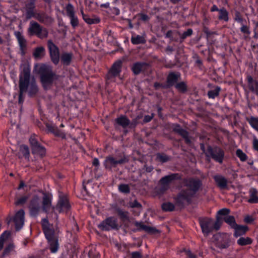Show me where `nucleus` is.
<instances>
[{
	"mask_svg": "<svg viewBox=\"0 0 258 258\" xmlns=\"http://www.w3.org/2000/svg\"><path fill=\"white\" fill-rule=\"evenodd\" d=\"M183 184L187 187V189L182 190L175 198L176 204L179 206L188 203L201 186V182L199 180L191 178L185 179Z\"/></svg>",
	"mask_w": 258,
	"mask_h": 258,
	"instance_id": "nucleus-1",
	"label": "nucleus"
},
{
	"mask_svg": "<svg viewBox=\"0 0 258 258\" xmlns=\"http://www.w3.org/2000/svg\"><path fill=\"white\" fill-rule=\"evenodd\" d=\"M21 70L22 72L20 76L19 83L21 81L25 83L26 86V92L28 90L30 96L35 94L38 91V88L34 78L30 77L29 66H23L21 67Z\"/></svg>",
	"mask_w": 258,
	"mask_h": 258,
	"instance_id": "nucleus-2",
	"label": "nucleus"
},
{
	"mask_svg": "<svg viewBox=\"0 0 258 258\" xmlns=\"http://www.w3.org/2000/svg\"><path fill=\"white\" fill-rule=\"evenodd\" d=\"M39 69L41 82L45 89L50 87L58 79L59 77L53 73L51 70L47 68L46 66H41Z\"/></svg>",
	"mask_w": 258,
	"mask_h": 258,
	"instance_id": "nucleus-3",
	"label": "nucleus"
},
{
	"mask_svg": "<svg viewBox=\"0 0 258 258\" xmlns=\"http://www.w3.org/2000/svg\"><path fill=\"white\" fill-rule=\"evenodd\" d=\"M29 36H36L40 39L47 38L48 32L46 28L43 27L40 24L34 21H31L28 29Z\"/></svg>",
	"mask_w": 258,
	"mask_h": 258,
	"instance_id": "nucleus-4",
	"label": "nucleus"
},
{
	"mask_svg": "<svg viewBox=\"0 0 258 258\" xmlns=\"http://www.w3.org/2000/svg\"><path fill=\"white\" fill-rule=\"evenodd\" d=\"M213 242L219 249L227 248L230 244V235L227 233H217L214 236Z\"/></svg>",
	"mask_w": 258,
	"mask_h": 258,
	"instance_id": "nucleus-5",
	"label": "nucleus"
},
{
	"mask_svg": "<svg viewBox=\"0 0 258 258\" xmlns=\"http://www.w3.org/2000/svg\"><path fill=\"white\" fill-rule=\"evenodd\" d=\"M47 46L51 61L54 64H58L60 55L58 47L51 40L47 41Z\"/></svg>",
	"mask_w": 258,
	"mask_h": 258,
	"instance_id": "nucleus-6",
	"label": "nucleus"
},
{
	"mask_svg": "<svg viewBox=\"0 0 258 258\" xmlns=\"http://www.w3.org/2000/svg\"><path fill=\"white\" fill-rule=\"evenodd\" d=\"M206 156L213 158L216 162L222 163L224 156V151L219 148H212L209 147L206 152Z\"/></svg>",
	"mask_w": 258,
	"mask_h": 258,
	"instance_id": "nucleus-7",
	"label": "nucleus"
},
{
	"mask_svg": "<svg viewBox=\"0 0 258 258\" xmlns=\"http://www.w3.org/2000/svg\"><path fill=\"white\" fill-rule=\"evenodd\" d=\"M199 222L203 233L205 235H208L213 230V220L209 218L199 219Z\"/></svg>",
	"mask_w": 258,
	"mask_h": 258,
	"instance_id": "nucleus-8",
	"label": "nucleus"
},
{
	"mask_svg": "<svg viewBox=\"0 0 258 258\" xmlns=\"http://www.w3.org/2000/svg\"><path fill=\"white\" fill-rule=\"evenodd\" d=\"M40 200L36 196L30 201L29 209L30 214L31 216L36 217L41 210V207L40 205Z\"/></svg>",
	"mask_w": 258,
	"mask_h": 258,
	"instance_id": "nucleus-9",
	"label": "nucleus"
},
{
	"mask_svg": "<svg viewBox=\"0 0 258 258\" xmlns=\"http://www.w3.org/2000/svg\"><path fill=\"white\" fill-rule=\"evenodd\" d=\"M126 162H127V160L125 157L117 159L110 156L106 158L104 165L106 168L111 169L113 167H115L118 164H121Z\"/></svg>",
	"mask_w": 258,
	"mask_h": 258,
	"instance_id": "nucleus-10",
	"label": "nucleus"
},
{
	"mask_svg": "<svg viewBox=\"0 0 258 258\" xmlns=\"http://www.w3.org/2000/svg\"><path fill=\"white\" fill-rule=\"evenodd\" d=\"M15 35L17 39L20 48L19 53L22 56H24L27 52V41L24 36L19 31L15 32Z\"/></svg>",
	"mask_w": 258,
	"mask_h": 258,
	"instance_id": "nucleus-11",
	"label": "nucleus"
},
{
	"mask_svg": "<svg viewBox=\"0 0 258 258\" xmlns=\"http://www.w3.org/2000/svg\"><path fill=\"white\" fill-rule=\"evenodd\" d=\"M16 230H19L23 226L25 221V212L23 210L17 211L13 218Z\"/></svg>",
	"mask_w": 258,
	"mask_h": 258,
	"instance_id": "nucleus-12",
	"label": "nucleus"
},
{
	"mask_svg": "<svg viewBox=\"0 0 258 258\" xmlns=\"http://www.w3.org/2000/svg\"><path fill=\"white\" fill-rule=\"evenodd\" d=\"M117 226L116 219L109 217L103 221L98 225V227L102 230H109L110 229L117 228Z\"/></svg>",
	"mask_w": 258,
	"mask_h": 258,
	"instance_id": "nucleus-13",
	"label": "nucleus"
},
{
	"mask_svg": "<svg viewBox=\"0 0 258 258\" xmlns=\"http://www.w3.org/2000/svg\"><path fill=\"white\" fill-rule=\"evenodd\" d=\"M178 176L177 174H172L162 178L160 180V191L163 192L169 187L170 183Z\"/></svg>",
	"mask_w": 258,
	"mask_h": 258,
	"instance_id": "nucleus-14",
	"label": "nucleus"
},
{
	"mask_svg": "<svg viewBox=\"0 0 258 258\" xmlns=\"http://www.w3.org/2000/svg\"><path fill=\"white\" fill-rule=\"evenodd\" d=\"M67 16L70 19V23L73 28H75L79 25V20L75 15L73 6L71 4H69L66 8Z\"/></svg>",
	"mask_w": 258,
	"mask_h": 258,
	"instance_id": "nucleus-15",
	"label": "nucleus"
},
{
	"mask_svg": "<svg viewBox=\"0 0 258 258\" xmlns=\"http://www.w3.org/2000/svg\"><path fill=\"white\" fill-rule=\"evenodd\" d=\"M70 207L68 199L63 197L59 198L55 209L59 213H66L70 210Z\"/></svg>",
	"mask_w": 258,
	"mask_h": 258,
	"instance_id": "nucleus-16",
	"label": "nucleus"
},
{
	"mask_svg": "<svg viewBox=\"0 0 258 258\" xmlns=\"http://www.w3.org/2000/svg\"><path fill=\"white\" fill-rule=\"evenodd\" d=\"M36 19L40 23L46 25H49L51 24L53 21V19L52 17L45 12L37 13L36 14Z\"/></svg>",
	"mask_w": 258,
	"mask_h": 258,
	"instance_id": "nucleus-17",
	"label": "nucleus"
},
{
	"mask_svg": "<svg viewBox=\"0 0 258 258\" xmlns=\"http://www.w3.org/2000/svg\"><path fill=\"white\" fill-rule=\"evenodd\" d=\"M247 87L250 91L258 96V81L254 80L250 76L247 77Z\"/></svg>",
	"mask_w": 258,
	"mask_h": 258,
	"instance_id": "nucleus-18",
	"label": "nucleus"
},
{
	"mask_svg": "<svg viewBox=\"0 0 258 258\" xmlns=\"http://www.w3.org/2000/svg\"><path fill=\"white\" fill-rule=\"evenodd\" d=\"M213 178L217 186L222 189L227 188V180L221 175H216Z\"/></svg>",
	"mask_w": 258,
	"mask_h": 258,
	"instance_id": "nucleus-19",
	"label": "nucleus"
},
{
	"mask_svg": "<svg viewBox=\"0 0 258 258\" xmlns=\"http://www.w3.org/2000/svg\"><path fill=\"white\" fill-rule=\"evenodd\" d=\"M45 53V48L41 46L37 47L34 49L32 55L35 60H38L44 57Z\"/></svg>",
	"mask_w": 258,
	"mask_h": 258,
	"instance_id": "nucleus-20",
	"label": "nucleus"
},
{
	"mask_svg": "<svg viewBox=\"0 0 258 258\" xmlns=\"http://www.w3.org/2000/svg\"><path fill=\"white\" fill-rule=\"evenodd\" d=\"M74 57L72 52H62L60 55V60L63 64H70Z\"/></svg>",
	"mask_w": 258,
	"mask_h": 258,
	"instance_id": "nucleus-21",
	"label": "nucleus"
},
{
	"mask_svg": "<svg viewBox=\"0 0 258 258\" xmlns=\"http://www.w3.org/2000/svg\"><path fill=\"white\" fill-rule=\"evenodd\" d=\"M42 208L45 212H47L51 208V197L46 194H44L43 197Z\"/></svg>",
	"mask_w": 258,
	"mask_h": 258,
	"instance_id": "nucleus-22",
	"label": "nucleus"
},
{
	"mask_svg": "<svg viewBox=\"0 0 258 258\" xmlns=\"http://www.w3.org/2000/svg\"><path fill=\"white\" fill-rule=\"evenodd\" d=\"M46 126L48 131L52 133L55 136L61 137V138H65V134L64 133L58 130L55 126L49 123H47L46 124Z\"/></svg>",
	"mask_w": 258,
	"mask_h": 258,
	"instance_id": "nucleus-23",
	"label": "nucleus"
},
{
	"mask_svg": "<svg viewBox=\"0 0 258 258\" xmlns=\"http://www.w3.org/2000/svg\"><path fill=\"white\" fill-rule=\"evenodd\" d=\"M131 41L134 45L144 44L146 42L145 35H139L135 34L132 35L131 38Z\"/></svg>",
	"mask_w": 258,
	"mask_h": 258,
	"instance_id": "nucleus-24",
	"label": "nucleus"
},
{
	"mask_svg": "<svg viewBox=\"0 0 258 258\" xmlns=\"http://www.w3.org/2000/svg\"><path fill=\"white\" fill-rule=\"evenodd\" d=\"M120 66H113L108 71L106 76L108 80H112L114 77L117 76L120 72Z\"/></svg>",
	"mask_w": 258,
	"mask_h": 258,
	"instance_id": "nucleus-25",
	"label": "nucleus"
},
{
	"mask_svg": "<svg viewBox=\"0 0 258 258\" xmlns=\"http://www.w3.org/2000/svg\"><path fill=\"white\" fill-rule=\"evenodd\" d=\"M135 225L140 230H144L148 233H154L157 231L155 228L145 225L143 222H136Z\"/></svg>",
	"mask_w": 258,
	"mask_h": 258,
	"instance_id": "nucleus-26",
	"label": "nucleus"
},
{
	"mask_svg": "<svg viewBox=\"0 0 258 258\" xmlns=\"http://www.w3.org/2000/svg\"><path fill=\"white\" fill-rule=\"evenodd\" d=\"M81 13L84 21L88 24H96L100 22V20L98 17L91 18L88 15H85L82 10Z\"/></svg>",
	"mask_w": 258,
	"mask_h": 258,
	"instance_id": "nucleus-27",
	"label": "nucleus"
},
{
	"mask_svg": "<svg viewBox=\"0 0 258 258\" xmlns=\"http://www.w3.org/2000/svg\"><path fill=\"white\" fill-rule=\"evenodd\" d=\"M115 121L116 123L123 128L127 127L130 123V120L125 116L123 115L116 118Z\"/></svg>",
	"mask_w": 258,
	"mask_h": 258,
	"instance_id": "nucleus-28",
	"label": "nucleus"
},
{
	"mask_svg": "<svg viewBox=\"0 0 258 258\" xmlns=\"http://www.w3.org/2000/svg\"><path fill=\"white\" fill-rule=\"evenodd\" d=\"M257 191L255 188H251L249 190V198L248 202L249 203H257L258 197L257 196Z\"/></svg>",
	"mask_w": 258,
	"mask_h": 258,
	"instance_id": "nucleus-29",
	"label": "nucleus"
},
{
	"mask_svg": "<svg viewBox=\"0 0 258 258\" xmlns=\"http://www.w3.org/2000/svg\"><path fill=\"white\" fill-rule=\"evenodd\" d=\"M32 152L33 154H36L41 157L44 156L46 152L45 148L41 146L39 143L32 148Z\"/></svg>",
	"mask_w": 258,
	"mask_h": 258,
	"instance_id": "nucleus-30",
	"label": "nucleus"
},
{
	"mask_svg": "<svg viewBox=\"0 0 258 258\" xmlns=\"http://www.w3.org/2000/svg\"><path fill=\"white\" fill-rule=\"evenodd\" d=\"M218 15V19L219 20H222L225 22H228L229 21L228 12L226 9L224 8L220 9Z\"/></svg>",
	"mask_w": 258,
	"mask_h": 258,
	"instance_id": "nucleus-31",
	"label": "nucleus"
},
{
	"mask_svg": "<svg viewBox=\"0 0 258 258\" xmlns=\"http://www.w3.org/2000/svg\"><path fill=\"white\" fill-rule=\"evenodd\" d=\"M234 229L235 230L234 235L235 236L238 237L245 234L248 228L246 226L238 225L236 224Z\"/></svg>",
	"mask_w": 258,
	"mask_h": 258,
	"instance_id": "nucleus-32",
	"label": "nucleus"
},
{
	"mask_svg": "<svg viewBox=\"0 0 258 258\" xmlns=\"http://www.w3.org/2000/svg\"><path fill=\"white\" fill-rule=\"evenodd\" d=\"M25 83L21 81L19 83L20 93L19 96V102L22 104L24 101V98L23 97V94L24 92H26V86Z\"/></svg>",
	"mask_w": 258,
	"mask_h": 258,
	"instance_id": "nucleus-33",
	"label": "nucleus"
},
{
	"mask_svg": "<svg viewBox=\"0 0 258 258\" xmlns=\"http://www.w3.org/2000/svg\"><path fill=\"white\" fill-rule=\"evenodd\" d=\"M178 34L180 36V39L178 40V42L180 43H182L184 39H185L187 37H190L193 33L192 29L191 28H188L187 31L184 32L182 34H181L180 32H178Z\"/></svg>",
	"mask_w": 258,
	"mask_h": 258,
	"instance_id": "nucleus-34",
	"label": "nucleus"
},
{
	"mask_svg": "<svg viewBox=\"0 0 258 258\" xmlns=\"http://www.w3.org/2000/svg\"><path fill=\"white\" fill-rule=\"evenodd\" d=\"M179 77L178 74L170 73L169 74L167 78V83L169 86L173 85L175 83Z\"/></svg>",
	"mask_w": 258,
	"mask_h": 258,
	"instance_id": "nucleus-35",
	"label": "nucleus"
},
{
	"mask_svg": "<svg viewBox=\"0 0 258 258\" xmlns=\"http://www.w3.org/2000/svg\"><path fill=\"white\" fill-rule=\"evenodd\" d=\"M251 126L258 132V117L251 116L246 119Z\"/></svg>",
	"mask_w": 258,
	"mask_h": 258,
	"instance_id": "nucleus-36",
	"label": "nucleus"
},
{
	"mask_svg": "<svg viewBox=\"0 0 258 258\" xmlns=\"http://www.w3.org/2000/svg\"><path fill=\"white\" fill-rule=\"evenodd\" d=\"M48 241L50 244V249L51 252H56L58 248V244L56 238Z\"/></svg>",
	"mask_w": 258,
	"mask_h": 258,
	"instance_id": "nucleus-37",
	"label": "nucleus"
},
{
	"mask_svg": "<svg viewBox=\"0 0 258 258\" xmlns=\"http://www.w3.org/2000/svg\"><path fill=\"white\" fill-rule=\"evenodd\" d=\"M44 231L46 238L48 240H50L52 239L56 238V236L54 234V231L53 227L50 228H48L47 230H45Z\"/></svg>",
	"mask_w": 258,
	"mask_h": 258,
	"instance_id": "nucleus-38",
	"label": "nucleus"
},
{
	"mask_svg": "<svg viewBox=\"0 0 258 258\" xmlns=\"http://www.w3.org/2000/svg\"><path fill=\"white\" fill-rule=\"evenodd\" d=\"M225 222L229 224L232 228H234L235 227L236 224L234 217L232 216H226L223 218Z\"/></svg>",
	"mask_w": 258,
	"mask_h": 258,
	"instance_id": "nucleus-39",
	"label": "nucleus"
},
{
	"mask_svg": "<svg viewBox=\"0 0 258 258\" xmlns=\"http://www.w3.org/2000/svg\"><path fill=\"white\" fill-rule=\"evenodd\" d=\"M221 88L219 87H216L215 89L210 90L208 92V95L210 98L214 99L219 95Z\"/></svg>",
	"mask_w": 258,
	"mask_h": 258,
	"instance_id": "nucleus-40",
	"label": "nucleus"
},
{
	"mask_svg": "<svg viewBox=\"0 0 258 258\" xmlns=\"http://www.w3.org/2000/svg\"><path fill=\"white\" fill-rule=\"evenodd\" d=\"M252 240L248 237H240L237 240V243L240 245H245L251 244Z\"/></svg>",
	"mask_w": 258,
	"mask_h": 258,
	"instance_id": "nucleus-41",
	"label": "nucleus"
},
{
	"mask_svg": "<svg viewBox=\"0 0 258 258\" xmlns=\"http://www.w3.org/2000/svg\"><path fill=\"white\" fill-rule=\"evenodd\" d=\"M162 208L165 211H172L174 209V205L170 202L165 203L162 204Z\"/></svg>",
	"mask_w": 258,
	"mask_h": 258,
	"instance_id": "nucleus-42",
	"label": "nucleus"
},
{
	"mask_svg": "<svg viewBox=\"0 0 258 258\" xmlns=\"http://www.w3.org/2000/svg\"><path fill=\"white\" fill-rule=\"evenodd\" d=\"M20 151L23 155L26 158H28L29 156V150L28 147L26 145H21L20 148Z\"/></svg>",
	"mask_w": 258,
	"mask_h": 258,
	"instance_id": "nucleus-43",
	"label": "nucleus"
},
{
	"mask_svg": "<svg viewBox=\"0 0 258 258\" xmlns=\"http://www.w3.org/2000/svg\"><path fill=\"white\" fill-rule=\"evenodd\" d=\"M222 223V218L219 216H217L216 221L213 220V230H218L220 228Z\"/></svg>",
	"mask_w": 258,
	"mask_h": 258,
	"instance_id": "nucleus-44",
	"label": "nucleus"
},
{
	"mask_svg": "<svg viewBox=\"0 0 258 258\" xmlns=\"http://www.w3.org/2000/svg\"><path fill=\"white\" fill-rule=\"evenodd\" d=\"M234 20L240 24H242L244 21V19L242 18L240 13L238 11H236L235 12Z\"/></svg>",
	"mask_w": 258,
	"mask_h": 258,
	"instance_id": "nucleus-45",
	"label": "nucleus"
},
{
	"mask_svg": "<svg viewBox=\"0 0 258 258\" xmlns=\"http://www.w3.org/2000/svg\"><path fill=\"white\" fill-rule=\"evenodd\" d=\"M41 225L43 228V231L47 230L48 228L52 227V225H50L47 218H44L42 220Z\"/></svg>",
	"mask_w": 258,
	"mask_h": 258,
	"instance_id": "nucleus-46",
	"label": "nucleus"
},
{
	"mask_svg": "<svg viewBox=\"0 0 258 258\" xmlns=\"http://www.w3.org/2000/svg\"><path fill=\"white\" fill-rule=\"evenodd\" d=\"M236 155L241 161H245L247 159L246 155L240 149L236 151Z\"/></svg>",
	"mask_w": 258,
	"mask_h": 258,
	"instance_id": "nucleus-47",
	"label": "nucleus"
},
{
	"mask_svg": "<svg viewBox=\"0 0 258 258\" xmlns=\"http://www.w3.org/2000/svg\"><path fill=\"white\" fill-rule=\"evenodd\" d=\"M119 190L123 193H128L130 192V187L127 184H122L118 186Z\"/></svg>",
	"mask_w": 258,
	"mask_h": 258,
	"instance_id": "nucleus-48",
	"label": "nucleus"
},
{
	"mask_svg": "<svg viewBox=\"0 0 258 258\" xmlns=\"http://www.w3.org/2000/svg\"><path fill=\"white\" fill-rule=\"evenodd\" d=\"M176 88L177 90L182 92H184L186 90V86L184 82H181L176 85Z\"/></svg>",
	"mask_w": 258,
	"mask_h": 258,
	"instance_id": "nucleus-49",
	"label": "nucleus"
},
{
	"mask_svg": "<svg viewBox=\"0 0 258 258\" xmlns=\"http://www.w3.org/2000/svg\"><path fill=\"white\" fill-rule=\"evenodd\" d=\"M230 213V210L228 209L224 208L218 211L217 213V216L220 217V216H228V215Z\"/></svg>",
	"mask_w": 258,
	"mask_h": 258,
	"instance_id": "nucleus-50",
	"label": "nucleus"
},
{
	"mask_svg": "<svg viewBox=\"0 0 258 258\" xmlns=\"http://www.w3.org/2000/svg\"><path fill=\"white\" fill-rule=\"evenodd\" d=\"M37 13H35L34 11H26V18L28 20L30 19L32 17L36 19Z\"/></svg>",
	"mask_w": 258,
	"mask_h": 258,
	"instance_id": "nucleus-51",
	"label": "nucleus"
},
{
	"mask_svg": "<svg viewBox=\"0 0 258 258\" xmlns=\"http://www.w3.org/2000/svg\"><path fill=\"white\" fill-rule=\"evenodd\" d=\"M241 25V27L240 28V31L245 34L249 35L250 34V32L249 31V27L247 25H244L243 23Z\"/></svg>",
	"mask_w": 258,
	"mask_h": 258,
	"instance_id": "nucleus-52",
	"label": "nucleus"
},
{
	"mask_svg": "<svg viewBox=\"0 0 258 258\" xmlns=\"http://www.w3.org/2000/svg\"><path fill=\"white\" fill-rule=\"evenodd\" d=\"M35 8L34 1H31L26 5V11H34Z\"/></svg>",
	"mask_w": 258,
	"mask_h": 258,
	"instance_id": "nucleus-53",
	"label": "nucleus"
},
{
	"mask_svg": "<svg viewBox=\"0 0 258 258\" xmlns=\"http://www.w3.org/2000/svg\"><path fill=\"white\" fill-rule=\"evenodd\" d=\"M144 66H133L132 70L134 74H138L142 70Z\"/></svg>",
	"mask_w": 258,
	"mask_h": 258,
	"instance_id": "nucleus-54",
	"label": "nucleus"
},
{
	"mask_svg": "<svg viewBox=\"0 0 258 258\" xmlns=\"http://www.w3.org/2000/svg\"><path fill=\"white\" fill-rule=\"evenodd\" d=\"M14 250V245L13 244L9 245L5 249L3 253L4 255H8Z\"/></svg>",
	"mask_w": 258,
	"mask_h": 258,
	"instance_id": "nucleus-55",
	"label": "nucleus"
},
{
	"mask_svg": "<svg viewBox=\"0 0 258 258\" xmlns=\"http://www.w3.org/2000/svg\"><path fill=\"white\" fill-rule=\"evenodd\" d=\"M157 157L158 159L162 162H166L169 160L168 157L164 154H158Z\"/></svg>",
	"mask_w": 258,
	"mask_h": 258,
	"instance_id": "nucleus-56",
	"label": "nucleus"
},
{
	"mask_svg": "<svg viewBox=\"0 0 258 258\" xmlns=\"http://www.w3.org/2000/svg\"><path fill=\"white\" fill-rule=\"evenodd\" d=\"M138 16L140 17L139 20L144 22L148 21L150 19V17L144 13H139Z\"/></svg>",
	"mask_w": 258,
	"mask_h": 258,
	"instance_id": "nucleus-57",
	"label": "nucleus"
},
{
	"mask_svg": "<svg viewBox=\"0 0 258 258\" xmlns=\"http://www.w3.org/2000/svg\"><path fill=\"white\" fill-rule=\"evenodd\" d=\"M165 37L167 38H169L170 40L172 41H174L176 42H178V39L176 38H173L172 36V30H168L166 34H165Z\"/></svg>",
	"mask_w": 258,
	"mask_h": 258,
	"instance_id": "nucleus-58",
	"label": "nucleus"
},
{
	"mask_svg": "<svg viewBox=\"0 0 258 258\" xmlns=\"http://www.w3.org/2000/svg\"><path fill=\"white\" fill-rule=\"evenodd\" d=\"M30 143L31 146V148H33L34 146H36L39 144L36 139L34 136H32L29 139Z\"/></svg>",
	"mask_w": 258,
	"mask_h": 258,
	"instance_id": "nucleus-59",
	"label": "nucleus"
},
{
	"mask_svg": "<svg viewBox=\"0 0 258 258\" xmlns=\"http://www.w3.org/2000/svg\"><path fill=\"white\" fill-rule=\"evenodd\" d=\"M118 215L120 216V217L123 219H127L128 218V213L126 212H124L122 210H118L117 211Z\"/></svg>",
	"mask_w": 258,
	"mask_h": 258,
	"instance_id": "nucleus-60",
	"label": "nucleus"
},
{
	"mask_svg": "<svg viewBox=\"0 0 258 258\" xmlns=\"http://www.w3.org/2000/svg\"><path fill=\"white\" fill-rule=\"evenodd\" d=\"M27 200V197H22V198H20L19 200H18L15 202V204L16 205L23 204H24L26 202Z\"/></svg>",
	"mask_w": 258,
	"mask_h": 258,
	"instance_id": "nucleus-61",
	"label": "nucleus"
},
{
	"mask_svg": "<svg viewBox=\"0 0 258 258\" xmlns=\"http://www.w3.org/2000/svg\"><path fill=\"white\" fill-rule=\"evenodd\" d=\"M10 235V232L9 231H5L2 234V235L0 237V239H2V240L5 241L8 238Z\"/></svg>",
	"mask_w": 258,
	"mask_h": 258,
	"instance_id": "nucleus-62",
	"label": "nucleus"
},
{
	"mask_svg": "<svg viewBox=\"0 0 258 258\" xmlns=\"http://www.w3.org/2000/svg\"><path fill=\"white\" fill-rule=\"evenodd\" d=\"M142 255L141 252L136 251L132 252L131 258H142Z\"/></svg>",
	"mask_w": 258,
	"mask_h": 258,
	"instance_id": "nucleus-63",
	"label": "nucleus"
},
{
	"mask_svg": "<svg viewBox=\"0 0 258 258\" xmlns=\"http://www.w3.org/2000/svg\"><path fill=\"white\" fill-rule=\"evenodd\" d=\"M253 147L254 150L258 151V139L255 137H254L253 140Z\"/></svg>",
	"mask_w": 258,
	"mask_h": 258,
	"instance_id": "nucleus-64",
	"label": "nucleus"
}]
</instances>
